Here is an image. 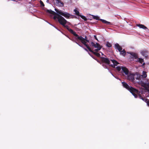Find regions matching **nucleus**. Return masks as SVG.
I'll return each instance as SVG.
<instances>
[{"mask_svg":"<svg viewBox=\"0 0 149 149\" xmlns=\"http://www.w3.org/2000/svg\"><path fill=\"white\" fill-rule=\"evenodd\" d=\"M101 58L103 62L114 68H115L116 66L119 64L118 61L114 59H110V60L108 58L104 57H102Z\"/></svg>","mask_w":149,"mask_h":149,"instance_id":"f257e3e1","label":"nucleus"},{"mask_svg":"<svg viewBox=\"0 0 149 149\" xmlns=\"http://www.w3.org/2000/svg\"><path fill=\"white\" fill-rule=\"evenodd\" d=\"M53 19L56 21L57 20L58 22L62 26H64L68 22L63 17L58 13L57 14L56 16H54Z\"/></svg>","mask_w":149,"mask_h":149,"instance_id":"f03ea898","label":"nucleus"},{"mask_svg":"<svg viewBox=\"0 0 149 149\" xmlns=\"http://www.w3.org/2000/svg\"><path fill=\"white\" fill-rule=\"evenodd\" d=\"M55 11L60 15H62L67 19H69L70 16H71L69 13L65 12H63L61 10H59L55 8Z\"/></svg>","mask_w":149,"mask_h":149,"instance_id":"7ed1b4c3","label":"nucleus"},{"mask_svg":"<svg viewBox=\"0 0 149 149\" xmlns=\"http://www.w3.org/2000/svg\"><path fill=\"white\" fill-rule=\"evenodd\" d=\"M77 38L81 41L82 43L87 47L88 50L91 49L89 46L86 44V42H89V40L88 39H84V38L81 36H78Z\"/></svg>","mask_w":149,"mask_h":149,"instance_id":"20e7f679","label":"nucleus"},{"mask_svg":"<svg viewBox=\"0 0 149 149\" xmlns=\"http://www.w3.org/2000/svg\"><path fill=\"white\" fill-rule=\"evenodd\" d=\"M128 91L132 94L135 98H137V95H138V96L140 95V94H139L140 92L139 91L132 86H130Z\"/></svg>","mask_w":149,"mask_h":149,"instance_id":"39448f33","label":"nucleus"},{"mask_svg":"<svg viewBox=\"0 0 149 149\" xmlns=\"http://www.w3.org/2000/svg\"><path fill=\"white\" fill-rule=\"evenodd\" d=\"M93 18L94 19H95L97 20H99L101 21L103 23L107 24L108 25H110L111 24V23L110 22L107 21L104 19H100L99 18V17L97 16L93 15Z\"/></svg>","mask_w":149,"mask_h":149,"instance_id":"423d86ee","label":"nucleus"},{"mask_svg":"<svg viewBox=\"0 0 149 149\" xmlns=\"http://www.w3.org/2000/svg\"><path fill=\"white\" fill-rule=\"evenodd\" d=\"M138 83L141 85L143 87L145 88L146 89L149 88V83H144L142 81H139Z\"/></svg>","mask_w":149,"mask_h":149,"instance_id":"0eeeda50","label":"nucleus"},{"mask_svg":"<svg viewBox=\"0 0 149 149\" xmlns=\"http://www.w3.org/2000/svg\"><path fill=\"white\" fill-rule=\"evenodd\" d=\"M54 3L57 6H63V3L61 2L60 0H54Z\"/></svg>","mask_w":149,"mask_h":149,"instance_id":"6e6552de","label":"nucleus"},{"mask_svg":"<svg viewBox=\"0 0 149 149\" xmlns=\"http://www.w3.org/2000/svg\"><path fill=\"white\" fill-rule=\"evenodd\" d=\"M139 97L142 99L143 101L147 103V104L148 106L149 107V100L147 98H146L145 97H143L141 96V95H139Z\"/></svg>","mask_w":149,"mask_h":149,"instance_id":"1a4fd4ad","label":"nucleus"},{"mask_svg":"<svg viewBox=\"0 0 149 149\" xmlns=\"http://www.w3.org/2000/svg\"><path fill=\"white\" fill-rule=\"evenodd\" d=\"M128 53L133 56V57L132 58H134L135 59H137L138 58V55L136 53L132 52H128Z\"/></svg>","mask_w":149,"mask_h":149,"instance_id":"9d476101","label":"nucleus"},{"mask_svg":"<svg viewBox=\"0 0 149 149\" xmlns=\"http://www.w3.org/2000/svg\"><path fill=\"white\" fill-rule=\"evenodd\" d=\"M148 51L146 50H143L141 51V54L146 58H147L148 56Z\"/></svg>","mask_w":149,"mask_h":149,"instance_id":"9b49d317","label":"nucleus"},{"mask_svg":"<svg viewBox=\"0 0 149 149\" xmlns=\"http://www.w3.org/2000/svg\"><path fill=\"white\" fill-rule=\"evenodd\" d=\"M121 69H122V70L125 73V75H128L129 73V70L127 68L125 67L122 66Z\"/></svg>","mask_w":149,"mask_h":149,"instance_id":"f8f14e48","label":"nucleus"},{"mask_svg":"<svg viewBox=\"0 0 149 149\" xmlns=\"http://www.w3.org/2000/svg\"><path fill=\"white\" fill-rule=\"evenodd\" d=\"M122 83L123 87L129 90L131 86H129L127 83L124 81L122 82Z\"/></svg>","mask_w":149,"mask_h":149,"instance_id":"ddd939ff","label":"nucleus"},{"mask_svg":"<svg viewBox=\"0 0 149 149\" xmlns=\"http://www.w3.org/2000/svg\"><path fill=\"white\" fill-rule=\"evenodd\" d=\"M115 48L116 49H117L120 52L122 50V48L118 44L116 43L115 45Z\"/></svg>","mask_w":149,"mask_h":149,"instance_id":"4468645a","label":"nucleus"},{"mask_svg":"<svg viewBox=\"0 0 149 149\" xmlns=\"http://www.w3.org/2000/svg\"><path fill=\"white\" fill-rule=\"evenodd\" d=\"M127 79L130 81H133L134 80V75L132 74H131L128 75Z\"/></svg>","mask_w":149,"mask_h":149,"instance_id":"2eb2a0df","label":"nucleus"},{"mask_svg":"<svg viewBox=\"0 0 149 149\" xmlns=\"http://www.w3.org/2000/svg\"><path fill=\"white\" fill-rule=\"evenodd\" d=\"M136 26L139 27L140 28H142L144 29H148V28L143 24H136Z\"/></svg>","mask_w":149,"mask_h":149,"instance_id":"dca6fc26","label":"nucleus"},{"mask_svg":"<svg viewBox=\"0 0 149 149\" xmlns=\"http://www.w3.org/2000/svg\"><path fill=\"white\" fill-rule=\"evenodd\" d=\"M68 30L72 34H73L75 37H78L79 36L76 33V32L74 31L72 29L70 28H69Z\"/></svg>","mask_w":149,"mask_h":149,"instance_id":"f3484780","label":"nucleus"},{"mask_svg":"<svg viewBox=\"0 0 149 149\" xmlns=\"http://www.w3.org/2000/svg\"><path fill=\"white\" fill-rule=\"evenodd\" d=\"M46 11L47 12L49 13L50 14H52L53 15H54V16H56L57 15V14H58V13H56L55 12L52 10H49L47 9L46 10Z\"/></svg>","mask_w":149,"mask_h":149,"instance_id":"a211bd4d","label":"nucleus"},{"mask_svg":"<svg viewBox=\"0 0 149 149\" xmlns=\"http://www.w3.org/2000/svg\"><path fill=\"white\" fill-rule=\"evenodd\" d=\"M89 51L90 52H91L92 53L94 54L95 55L97 56L98 57H100V55L99 53L97 52H95L93 51L91 49H90L89 50Z\"/></svg>","mask_w":149,"mask_h":149,"instance_id":"6ab92c4d","label":"nucleus"},{"mask_svg":"<svg viewBox=\"0 0 149 149\" xmlns=\"http://www.w3.org/2000/svg\"><path fill=\"white\" fill-rule=\"evenodd\" d=\"M119 52H120V55L124 56H125L126 52L125 49H123L122 51L121 50Z\"/></svg>","mask_w":149,"mask_h":149,"instance_id":"aec40b11","label":"nucleus"},{"mask_svg":"<svg viewBox=\"0 0 149 149\" xmlns=\"http://www.w3.org/2000/svg\"><path fill=\"white\" fill-rule=\"evenodd\" d=\"M147 74L146 73L145 71H143V74L141 75L140 77V78H145L147 77Z\"/></svg>","mask_w":149,"mask_h":149,"instance_id":"412c9836","label":"nucleus"},{"mask_svg":"<svg viewBox=\"0 0 149 149\" xmlns=\"http://www.w3.org/2000/svg\"><path fill=\"white\" fill-rule=\"evenodd\" d=\"M137 60L136 61V62H139L141 63H142L144 61V60L143 59L140 58H138L137 59Z\"/></svg>","mask_w":149,"mask_h":149,"instance_id":"4be33fe9","label":"nucleus"},{"mask_svg":"<svg viewBox=\"0 0 149 149\" xmlns=\"http://www.w3.org/2000/svg\"><path fill=\"white\" fill-rule=\"evenodd\" d=\"M74 11L75 12V14L77 15V16H79L80 15H81L79 14V12L76 9H74Z\"/></svg>","mask_w":149,"mask_h":149,"instance_id":"5701e85b","label":"nucleus"},{"mask_svg":"<svg viewBox=\"0 0 149 149\" xmlns=\"http://www.w3.org/2000/svg\"><path fill=\"white\" fill-rule=\"evenodd\" d=\"M96 47L95 48H102V47L98 43H95Z\"/></svg>","mask_w":149,"mask_h":149,"instance_id":"b1692460","label":"nucleus"},{"mask_svg":"<svg viewBox=\"0 0 149 149\" xmlns=\"http://www.w3.org/2000/svg\"><path fill=\"white\" fill-rule=\"evenodd\" d=\"M82 19L84 20L85 21L87 20V19L86 17L83 15H80L79 16Z\"/></svg>","mask_w":149,"mask_h":149,"instance_id":"393cba45","label":"nucleus"},{"mask_svg":"<svg viewBox=\"0 0 149 149\" xmlns=\"http://www.w3.org/2000/svg\"><path fill=\"white\" fill-rule=\"evenodd\" d=\"M106 46L108 47H111L112 45H111V44L109 42H107V44H106Z\"/></svg>","mask_w":149,"mask_h":149,"instance_id":"a878e982","label":"nucleus"},{"mask_svg":"<svg viewBox=\"0 0 149 149\" xmlns=\"http://www.w3.org/2000/svg\"><path fill=\"white\" fill-rule=\"evenodd\" d=\"M91 45L92 47H94L95 48L96 45L95 43H94L93 42H91Z\"/></svg>","mask_w":149,"mask_h":149,"instance_id":"bb28decb","label":"nucleus"},{"mask_svg":"<svg viewBox=\"0 0 149 149\" xmlns=\"http://www.w3.org/2000/svg\"><path fill=\"white\" fill-rule=\"evenodd\" d=\"M121 67L120 66H118L116 68V69L118 71H120L121 69Z\"/></svg>","mask_w":149,"mask_h":149,"instance_id":"cd10ccee","label":"nucleus"},{"mask_svg":"<svg viewBox=\"0 0 149 149\" xmlns=\"http://www.w3.org/2000/svg\"><path fill=\"white\" fill-rule=\"evenodd\" d=\"M101 49V48H97V49H94V51H95V52H98L99 50H100Z\"/></svg>","mask_w":149,"mask_h":149,"instance_id":"c85d7f7f","label":"nucleus"},{"mask_svg":"<svg viewBox=\"0 0 149 149\" xmlns=\"http://www.w3.org/2000/svg\"><path fill=\"white\" fill-rule=\"evenodd\" d=\"M40 3L41 5V6H42V7H44L45 6L44 4L43 3L42 1L40 0Z\"/></svg>","mask_w":149,"mask_h":149,"instance_id":"c756f323","label":"nucleus"},{"mask_svg":"<svg viewBox=\"0 0 149 149\" xmlns=\"http://www.w3.org/2000/svg\"><path fill=\"white\" fill-rule=\"evenodd\" d=\"M64 26V27L66 28L68 30L69 28V26L68 25H65V24L64 26Z\"/></svg>","mask_w":149,"mask_h":149,"instance_id":"7c9ffc66","label":"nucleus"},{"mask_svg":"<svg viewBox=\"0 0 149 149\" xmlns=\"http://www.w3.org/2000/svg\"><path fill=\"white\" fill-rule=\"evenodd\" d=\"M94 37L95 39L98 41V40L97 38V36L96 35H94Z\"/></svg>","mask_w":149,"mask_h":149,"instance_id":"2f4dec72","label":"nucleus"},{"mask_svg":"<svg viewBox=\"0 0 149 149\" xmlns=\"http://www.w3.org/2000/svg\"><path fill=\"white\" fill-rule=\"evenodd\" d=\"M102 65L105 68H107V66L106 65H104V64H102Z\"/></svg>","mask_w":149,"mask_h":149,"instance_id":"473e14b6","label":"nucleus"},{"mask_svg":"<svg viewBox=\"0 0 149 149\" xmlns=\"http://www.w3.org/2000/svg\"><path fill=\"white\" fill-rule=\"evenodd\" d=\"M76 43L77 44L79 45L81 47H82V46L80 45V44H79V43H78V42H76Z\"/></svg>","mask_w":149,"mask_h":149,"instance_id":"72a5a7b5","label":"nucleus"},{"mask_svg":"<svg viewBox=\"0 0 149 149\" xmlns=\"http://www.w3.org/2000/svg\"><path fill=\"white\" fill-rule=\"evenodd\" d=\"M84 49H85V50L86 51H87V52L88 51V50L86 48H84Z\"/></svg>","mask_w":149,"mask_h":149,"instance_id":"f704fd0d","label":"nucleus"},{"mask_svg":"<svg viewBox=\"0 0 149 149\" xmlns=\"http://www.w3.org/2000/svg\"><path fill=\"white\" fill-rule=\"evenodd\" d=\"M84 39H87V37L86 36H85V38H84Z\"/></svg>","mask_w":149,"mask_h":149,"instance_id":"c9c22d12","label":"nucleus"},{"mask_svg":"<svg viewBox=\"0 0 149 149\" xmlns=\"http://www.w3.org/2000/svg\"><path fill=\"white\" fill-rule=\"evenodd\" d=\"M145 63H144L142 64V66L144 65H145Z\"/></svg>","mask_w":149,"mask_h":149,"instance_id":"e433bc0d","label":"nucleus"}]
</instances>
